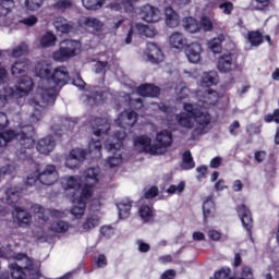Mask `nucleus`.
Here are the masks:
<instances>
[{
	"label": "nucleus",
	"instance_id": "nucleus-1",
	"mask_svg": "<svg viewBox=\"0 0 279 279\" xmlns=\"http://www.w3.org/2000/svg\"><path fill=\"white\" fill-rule=\"evenodd\" d=\"M8 126L9 119L7 113L0 112V148H5L9 143L17 140L21 145V149L15 151L17 159L22 161L33 160L32 153H28V150H32L35 145L33 135L25 131L17 133L13 129L5 130Z\"/></svg>",
	"mask_w": 279,
	"mask_h": 279
},
{
	"label": "nucleus",
	"instance_id": "nucleus-2",
	"mask_svg": "<svg viewBox=\"0 0 279 279\" xmlns=\"http://www.w3.org/2000/svg\"><path fill=\"white\" fill-rule=\"evenodd\" d=\"M43 76L48 81V83L53 82L56 85L53 87L41 88L39 92L41 102L49 106L57 101L60 89L69 84L70 73L66 66L61 65L54 69L53 73L50 69L43 70Z\"/></svg>",
	"mask_w": 279,
	"mask_h": 279
},
{
	"label": "nucleus",
	"instance_id": "nucleus-3",
	"mask_svg": "<svg viewBox=\"0 0 279 279\" xmlns=\"http://www.w3.org/2000/svg\"><path fill=\"white\" fill-rule=\"evenodd\" d=\"M183 110L185 112L178 113L175 116L179 126L192 130L194 128L192 119H194L197 125L203 130L210 125L211 114L208 112L207 108L201 106L199 104L184 102Z\"/></svg>",
	"mask_w": 279,
	"mask_h": 279
},
{
	"label": "nucleus",
	"instance_id": "nucleus-4",
	"mask_svg": "<svg viewBox=\"0 0 279 279\" xmlns=\"http://www.w3.org/2000/svg\"><path fill=\"white\" fill-rule=\"evenodd\" d=\"M58 179L59 177L56 166H37L35 172L29 173L27 177L26 184L27 186H34V184L39 181L43 185L52 186L58 182Z\"/></svg>",
	"mask_w": 279,
	"mask_h": 279
},
{
	"label": "nucleus",
	"instance_id": "nucleus-5",
	"mask_svg": "<svg viewBox=\"0 0 279 279\" xmlns=\"http://www.w3.org/2000/svg\"><path fill=\"white\" fill-rule=\"evenodd\" d=\"M27 66V60H16L14 64L11 65V75L15 77L21 76L20 81H17L16 90L22 96L28 95V93L32 92L34 87L32 77L25 75Z\"/></svg>",
	"mask_w": 279,
	"mask_h": 279
},
{
	"label": "nucleus",
	"instance_id": "nucleus-6",
	"mask_svg": "<svg viewBox=\"0 0 279 279\" xmlns=\"http://www.w3.org/2000/svg\"><path fill=\"white\" fill-rule=\"evenodd\" d=\"M82 50V44L75 39H63L60 43L59 50L52 53L56 62L64 63L72 58H75Z\"/></svg>",
	"mask_w": 279,
	"mask_h": 279
},
{
	"label": "nucleus",
	"instance_id": "nucleus-7",
	"mask_svg": "<svg viewBox=\"0 0 279 279\" xmlns=\"http://www.w3.org/2000/svg\"><path fill=\"white\" fill-rule=\"evenodd\" d=\"M156 143L149 148V154L161 155L166 153V149L172 146L173 134L169 130L165 129L159 131L156 135Z\"/></svg>",
	"mask_w": 279,
	"mask_h": 279
},
{
	"label": "nucleus",
	"instance_id": "nucleus-8",
	"mask_svg": "<svg viewBox=\"0 0 279 279\" xmlns=\"http://www.w3.org/2000/svg\"><path fill=\"white\" fill-rule=\"evenodd\" d=\"M88 150L86 149L75 148L73 150H70L65 161V166L71 170L78 169L80 166H82V163L86 160Z\"/></svg>",
	"mask_w": 279,
	"mask_h": 279
},
{
	"label": "nucleus",
	"instance_id": "nucleus-9",
	"mask_svg": "<svg viewBox=\"0 0 279 279\" xmlns=\"http://www.w3.org/2000/svg\"><path fill=\"white\" fill-rule=\"evenodd\" d=\"M95 186L96 184L85 183L81 193L80 190H76L75 192L68 193V197L70 201L86 203L93 197V194H95Z\"/></svg>",
	"mask_w": 279,
	"mask_h": 279
},
{
	"label": "nucleus",
	"instance_id": "nucleus-10",
	"mask_svg": "<svg viewBox=\"0 0 279 279\" xmlns=\"http://www.w3.org/2000/svg\"><path fill=\"white\" fill-rule=\"evenodd\" d=\"M238 69V61L233 53L221 54L217 60V70L220 73H231Z\"/></svg>",
	"mask_w": 279,
	"mask_h": 279
},
{
	"label": "nucleus",
	"instance_id": "nucleus-11",
	"mask_svg": "<svg viewBox=\"0 0 279 279\" xmlns=\"http://www.w3.org/2000/svg\"><path fill=\"white\" fill-rule=\"evenodd\" d=\"M140 16L146 23H157L161 20V12L157 7L145 4L140 8Z\"/></svg>",
	"mask_w": 279,
	"mask_h": 279
},
{
	"label": "nucleus",
	"instance_id": "nucleus-12",
	"mask_svg": "<svg viewBox=\"0 0 279 279\" xmlns=\"http://www.w3.org/2000/svg\"><path fill=\"white\" fill-rule=\"evenodd\" d=\"M236 211L241 219L242 227H244L248 236L252 238L253 218L250 208H247L245 204H240L238 205Z\"/></svg>",
	"mask_w": 279,
	"mask_h": 279
},
{
	"label": "nucleus",
	"instance_id": "nucleus-13",
	"mask_svg": "<svg viewBox=\"0 0 279 279\" xmlns=\"http://www.w3.org/2000/svg\"><path fill=\"white\" fill-rule=\"evenodd\" d=\"M89 123L94 130V135L97 137L108 135L111 130V124L107 118H93Z\"/></svg>",
	"mask_w": 279,
	"mask_h": 279
},
{
	"label": "nucleus",
	"instance_id": "nucleus-14",
	"mask_svg": "<svg viewBox=\"0 0 279 279\" xmlns=\"http://www.w3.org/2000/svg\"><path fill=\"white\" fill-rule=\"evenodd\" d=\"M137 95L146 98H159L161 88L153 83H144L136 88Z\"/></svg>",
	"mask_w": 279,
	"mask_h": 279
},
{
	"label": "nucleus",
	"instance_id": "nucleus-15",
	"mask_svg": "<svg viewBox=\"0 0 279 279\" xmlns=\"http://www.w3.org/2000/svg\"><path fill=\"white\" fill-rule=\"evenodd\" d=\"M204 50L202 49V45L198 43L189 44L187 47L184 48L185 57H187L190 63L198 64L201 61V53Z\"/></svg>",
	"mask_w": 279,
	"mask_h": 279
},
{
	"label": "nucleus",
	"instance_id": "nucleus-16",
	"mask_svg": "<svg viewBox=\"0 0 279 279\" xmlns=\"http://www.w3.org/2000/svg\"><path fill=\"white\" fill-rule=\"evenodd\" d=\"M138 0H123L122 2H111L110 9L117 12H124L126 14H135L136 13V3Z\"/></svg>",
	"mask_w": 279,
	"mask_h": 279
},
{
	"label": "nucleus",
	"instance_id": "nucleus-17",
	"mask_svg": "<svg viewBox=\"0 0 279 279\" xmlns=\"http://www.w3.org/2000/svg\"><path fill=\"white\" fill-rule=\"evenodd\" d=\"M203 218L204 223H207L209 218H215V213L217 211V207L214 202V196L209 195L203 201Z\"/></svg>",
	"mask_w": 279,
	"mask_h": 279
},
{
	"label": "nucleus",
	"instance_id": "nucleus-18",
	"mask_svg": "<svg viewBox=\"0 0 279 279\" xmlns=\"http://www.w3.org/2000/svg\"><path fill=\"white\" fill-rule=\"evenodd\" d=\"M56 146V142L51 135H47L46 137L39 140L36 145L37 151L49 155L53 151Z\"/></svg>",
	"mask_w": 279,
	"mask_h": 279
},
{
	"label": "nucleus",
	"instance_id": "nucleus-19",
	"mask_svg": "<svg viewBox=\"0 0 279 279\" xmlns=\"http://www.w3.org/2000/svg\"><path fill=\"white\" fill-rule=\"evenodd\" d=\"M22 194V187H8V190H5V202L10 206H14L21 202Z\"/></svg>",
	"mask_w": 279,
	"mask_h": 279
},
{
	"label": "nucleus",
	"instance_id": "nucleus-20",
	"mask_svg": "<svg viewBox=\"0 0 279 279\" xmlns=\"http://www.w3.org/2000/svg\"><path fill=\"white\" fill-rule=\"evenodd\" d=\"M10 269H11V278L26 279L27 275H26L25 270L33 271L34 265H33V263H29L26 267L22 268L19 266V264L13 263V264H11Z\"/></svg>",
	"mask_w": 279,
	"mask_h": 279
},
{
	"label": "nucleus",
	"instance_id": "nucleus-21",
	"mask_svg": "<svg viewBox=\"0 0 279 279\" xmlns=\"http://www.w3.org/2000/svg\"><path fill=\"white\" fill-rule=\"evenodd\" d=\"M171 48L184 49L189 46L187 39L182 33H172L169 37Z\"/></svg>",
	"mask_w": 279,
	"mask_h": 279
},
{
	"label": "nucleus",
	"instance_id": "nucleus-22",
	"mask_svg": "<svg viewBox=\"0 0 279 279\" xmlns=\"http://www.w3.org/2000/svg\"><path fill=\"white\" fill-rule=\"evenodd\" d=\"M165 23L166 26L170 28L179 27L180 25V16L178 12H174V10L171 7H168L165 9Z\"/></svg>",
	"mask_w": 279,
	"mask_h": 279
},
{
	"label": "nucleus",
	"instance_id": "nucleus-23",
	"mask_svg": "<svg viewBox=\"0 0 279 279\" xmlns=\"http://www.w3.org/2000/svg\"><path fill=\"white\" fill-rule=\"evenodd\" d=\"M219 76L217 71L204 72L201 81V85L203 87H211L214 85H218Z\"/></svg>",
	"mask_w": 279,
	"mask_h": 279
},
{
	"label": "nucleus",
	"instance_id": "nucleus-24",
	"mask_svg": "<svg viewBox=\"0 0 279 279\" xmlns=\"http://www.w3.org/2000/svg\"><path fill=\"white\" fill-rule=\"evenodd\" d=\"M113 136H114V138H117L119 141V143H117V144L110 143V144L106 145V149L110 153L119 151L123 146L122 141L128 137V135L125 134V132L123 130L114 132Z\"/></svg>",
	"mask_w": 279,
	"mask_h": 279
},
{
	"label": "nucleus",
	"instance_id": "nucleus-25",
	"mask_svg": "<svg viewBox=\"0 0 279 279\" xmlns=\"http://www.w3.org/2000/svg\"><path fill=\"white\" fill-rule=\"evenodd\" d=\"M183 27L185 32H189L191 34L201 32L199 22L195 17H184Z\"/></svg>",
	"mask_w": 279,
	"mask_h": 279
},
{
	"label": "nucleus",
	"instance_id": "nucleus-26",
	"mask_svg": "<svg viewBox=\"0 0 279 279\" xmlns=\"http://www.w3.org/2000/svg\"><path fill=\"white\" fill-rule=\"evenodd\" d=\"M151 142L153 140H150L148 135H140L135 137L133 145L136 148L142 147L143 151L145 153H149L150 147H153V145H150Z\"/></svg>",
	"mask_w": 279,
	"mask_h": 279
},
{
	"label": "nucleus",
	"instance_id": "nucleus-27",
	"mask_svg": "<svg viewBox=\"0 0 279 279\" xmlns=\"http://www.w3.org/2000/svg\"><path fill=\"white\" fill-rule=\"evenodd\" d=\"M226 41L225 34H219L216 38L208 41V48L214 53H221L222 47L221 45Z\"/></svg>",
	"mask_w": 279,
	"mask_h": 279
},
{
	"label": "nucleus",
	"instance_id": "nucleus-28",
	"mask_svg": "<svg viewBox=\"0 0 279 279\" xmlns=\"http://www.w3.org/2000/svg\"><path fill=\"white\" fill-rule=\"evenodd\" d=\"M15 218L21 226H28L32 222V215L22 207H15Z\"/></svg>",
	"mask_w": 279,
	"mask_h": 279
},
{
	"label": "nucleus",
	"instance_id": "nucleus-29",
	"mask_svg": "<svg viewBox=\"0 0 279 279\" xmlns=\"http://www.w3.org/2000/svg\"><path fill=\"white\" fill-rule=\"evenodd\" d=\"M247 41L252 47H259L264 43V35L260 31H251L247 33Z\"/></svg>",
	"mask_w": 279,
	"mask_h": 279
},
{
	"label": "nucleus",
	"instance_id": "nucleus-30",
	"mask_svg": "<svg viewBox=\"0 0 279 279\" xmlns=\"http://www.w3.org/2000/svg\"><path fill=\"white\" fill-rule=\"evenodd\" d=\"M70 202L76 204L72 207V209H70V214H72L75 219L82 218L85 214L86 203L74 199H70Z\"/></svg>",
	"mask_w": 279,
	"mask_h": 279
},
{
	"label": "nucleus",
	"instance_id": "nucleus-31",
	"mask_svg": "<svg viewBox=\"0 0 279 279\" xmlns=\"http://www.w3.org/2000/svg\"><path fill=\"white\" fill-rule=\"evenodd\" d=\"M138 216L145 223L154 221V209L148 205H142L138 209Z\"/></svg>",
	"mask_w": 279,
	"mask_h": 279
},
{
	"label": "nucleus",
	"instance_id": "nucleus-32",
	"mask_svg": "<svg viewBox=\"0 0 279 279\" xmlns=\"http://www.w3.org/2000/svg\"><path fill=\"white\" fill-rule=\"evenodd\" d=\"M148 50V58L151 62L159 61L160 57L162 56V50L156 44L149 43L147 45Z\"/></svg>",
	"mask_w": 279,
	"mask_h": 279
},
{
	"label": "nucleus",
	"instance_id": "nucleus-33",
	"mask_svg": "<svg viewBox=\"0 0 279 279\" xmlns=\"http://www.w3.org/2000/svg\"><path fill=\"white\" fill-rule=\"evenodd\" d=\"M57 36L51 33L48 32L46 34H44L40 38V46L41 48L46 49V48H52L54 47L56 43H57Z\"/></svg>",
	"mask_w": 279,
	"mask_h": 279
},
{
	"label": "nucleus",
	"instance_id": "nucleus-34",
	"mask_svg": "<svg viewBox=\"0 0 279 279\" xmlns=\"http://www.w3.org/2000/svg\"><path fill=\"white\" fill-rule=\"evenodd\" d=\"M53 26L57 32H61L62 34H69L72 29L71 25L64 17H56Z\"/></svg>",
	"mask_w": 279,
	"mask_h": 279
},
{
	"label": "nucleus",
	"instance_id": "nucleus-35",
	"mask_svg": "<svg viewBox=\"0 0 279 279\" xmlns=\"http://www.w3.org/2000/svg\"><path fill=\"white\" fill-rule=\"evenodd\" d=\"M70 229V225L63 220H57L53 221L52 225H50V231L57 234H63L68 232Z\"/></svg>",
	"mask_w": 279,
	"mask_h": 279
},
{
	"label": "nucleus",
	"instance_id": "nucleus-36",
	"mask_svg": "<svg viewBox=\"0 0 279 279\" xmlns=\"http://www.w3.org/2000/svg\"><path fill=\"white\" fill-rule=\"evenodd\" d=\"M85 177H86L87 184L97 185L99 182V169L88 168L85 171Z\"/></svg>",
	"mask_w": 279,
	"mask_h": 279
},
{
	"label": "nucleus",
	"instance_id": "nucleus-37",
	"mask_svg": "<svg viewBox=\"0 0 279 279\" xmlns=\"http://www.w3.org/2000/svg\"><path fill=\"white\" fill-rule=\"evenodd\" d=\"M132 208V202L122 201L118 204L119 217L122 219L129 218Z\"/></svg>",
	"mask_w": 279,
	"mask_h": 279
},
{
	"label": "nucleus",
	"instance_id": "nucleus-38",
	"mask_svg": "<svg viewBox=\"0 0 279 279\" xmlns=\"http://www.w3.org/2000/svg\"><path fill=\"white\" fill-rule=\"evenodd\" d=\"M82 189V183L75 177H69L66 180V195L71 194V192L80 191Z\"/></svg>",
	"mask_w": 279,
	"mask_h": 279
},
{
	"label": "nucleus",
	"instance_id": "nucleus-39",
	"mask_svg": "<svg viewBox=\"0 0 279 279\" xmlns=\"http://www.w3.org/2000/svg\"><path fill=\"white\" fill-rule=\"evenodd\" d=\"M183 170H193L195 168V162L191 150H185L182 156Z\"/></svg>",
	"mask_w": 279,
	"mask_h": 279
},
{
	"label": "nucleus",
	"instance_id": "nucleus-40",
	"mask_svg": "<svg viewBox=\"0 0 279 279\" xmlns=\"http://www.w3.org/2000/svg\"><path fill=\"white\" fill-rule=\"evenodd\" d=\"M106 0H82V5L85 7L86 10H99L102 8Z\"/></svg>",
	"mask_w": 279,
	"mask_h": 279
},
{
	"label": "nucleus",
	"instance_id": "nucleus-41",
	"mask_svg": "<svg viewBox=\"0 0 279 279\" xmlns=\"http://www.w3.org/2000/svg\"><path fill=\"white\" fill-rule=\"evenodd\" d=\"M99 226V219L97 216H92L86 219L85 222L82 225V229L85 230V232H89L92 229H95Z\"/></svg>",
	"mask_w": 279,
	"mask_h": 279
},
{
	"label": "nucleus",
	"instance_id": "nucleus-42",
	"mask_svg": "<svg viewBox=\"0 0 279 279\" xmlns=\"http://www.w3.org/2000/svg\"><path fill=\"white\" fill-rule=\"evenodd\" d=\"M13 8V0H0V16H7Z\"/></svg>",
	"mask_w": 279,
	"mask_h": 279
},
{
	"label": "nucleus",
	"instance_id": "nucleus-43",
	"mask_svg": "<svg viewBox=\"0 0 279 279\" xmlns=\"http://www.w3.org/2000/svg\"><path fill=\"white\" fill-rule=\"evenodd\" d=\"M85 26L94 28L95 32H101L104 23L96 17H86Z\"/></svg>",
	"mask_w": 279,
	"mask_h": 279
},
{
	"label": "nucleus",
	"instance_id": "nucleus-44",
	"mask_svg": "<svg viewBox=\"0 0 279 279\" xmlns=\"http://www.w3.org/2000/svg\"><path fill=\"white\" fill-rule=\"evenodd\" d=\"M101 150H102V144L101 141L97 140H92L88 144V153L89 154H95V156H101Z\"/></svg>",
	"mask_w": 279,
	"mask_h": 279
},
{
	"label": "nucleus",
	"instance_id": "nucleus-45",
	"mask_svg": "<svg viewBox=\"0 0 279 279\" xmlns=\"http://www.w3.org/2000/svg\"><path fill=\"white\" fill-rule=\"evenodd\" d=\"M113 155H114V156H110V157H108V159H107V165H108V167H110L111 169H113V168L118 167L119 165H121V163H122V160H123L121 154L117 155V153L114 151Z\"/></svg>",
	"mask_w": 279,
	"mask_h": 279
},
{
	"label": "nucleus",
	"instance_id": "nucleus-46",
	"mask_svg": "<svg viewBox=\"0 0 279 279\" xmlns=\"http://www.w3.org/2000/svg\"><path fill=\"white\" fill-rule=\"evenodd\" d=\"M198 25H201V29H203V32H213L214 29L213 22L208 16H203L201 22H198Z\"/></svg>",
	"mask_w": 279,
	"mask_h": 279
},
{
	"label": "nucleus",
	"instance_id": "nucleus-47",
	"mask_svg": "<svg viewBox=\"0 0 279 279\" xmlns=\"http://www.w3.org/2000/svg\"><path fill=\"white\" fill-rule=\"evenodd\" d=\"M231 268L222 267L214 274L215 279H229L231 276Z\"/></svg>",
	"mask_w": 279,
	"mask_h": 279
},
{
	"label": "nucleus",
	"instance_id": "nucleus-48",
	"mask_svg": "<svg viewBox=\"0 0 279 279\" xmlns=\"http://www.w3.org/2000/svg\"><path fill=\"white\" fill-rule=\"evenodd\" d=\"M28 53V46L25 43L17 45V47L13 50L12 54L14 58H21Z\"/></svg>",
	"mask_w": 279,
	"mask_h": 279
},
{
	"label": "nucleus",
	"instance_id": "nucleus-49",
	"mask_svg": "<svg viewBox=\"0 0 279 279\" xmlns=\"http://www.w3.org/2000/svg\"><path fill=\"white\" fill-rule=\"evenodd\" d=\"M227 279H234L229 277ZM238 279H254L252 268L250 266H242L240 277Z\"/></svg>",
	"mask_w": 279,
	"mask_h": 279
},
{
	"label": "nucleus",
	"instance_id": "nucleus-50",
	"mask_svg": "<svg viewBox=\"0 0 279 279\" xmlns=\"http://www.w3.org/2000/svg\"><path fill=\"white\" fill-rule=\"evenodd\" d=\"M135 28L137 31V33L142 36L145 37H154V32H151L150 34H148L149 31V26L145 25L143 23H136Z\"/></svg>",
	"mask_w": 279,
	"mask_h": 279
},
{
	"label": "nucleus",
	"instance_id": "nucleus-51",
	"mask_svg": "<svg viewBox=\"0 0 279 279\" xmlns=\"http://www.w3.org/2000/svg\"><path fill=\"white\" fill-rule=\"evenodd\" d=\"M72 7L71 0H60L52 5L53 10L65 11Z\"/></svg>",
	"mask_w": 279,
	"mask_h": 279
},
{
	"label": "nucleus",
	"instance_id": "nucleus-52",
	"mask_svg": "<svg viewBox=\"0 0 279 279\" xmlns=\"http://www.w3.org/2000/svg\"><path fill=\"white\" fill-rule=\"evenodd\" d=\"M184 191H185V182H181L178 185H174V184L170 185L169 189L166 192H168L169 194L173 195L175 193L180 194V193H182Z\"/></svg>",
	"mask_w": 279,
	"mask_h": 279
},
{
	"label": "nucleus",
	"instance_id": "nucleus-53",
	"mask_svg": "<svg viewBox=\"0 0 279 279\" xmlns=\"http://www.w3.org/2000/svg\"><path fill=\"white\" fill-rule=\"evenodd\" d=\"M34 211L35 214L38 215V218L41 219L44 222H47L50 219L48 215H46L48 213V209H45L39 205L35 206Z\"/></svg>",
	"mask_w": 279,
	"mask_h": 279
},
{
	"label": "nucleus",
	"instance_id": "nucleus-54",
	"mask_svg": "<svg viewBox=\"0 0 279 279\" xmlns=\"http://www.w3.org/2000/svg\"><path fill=\"white\" fill-rule=\"evenodd\" d=\"M255 3H257V7H255V10L258 11H267L271 7V0H253Z\"/></svg>",
	"mask_w": 279,
	"mask_h": 279
},
{
	"label": "nucleus",
	"instance_id": "nucleus-55",
	"mask_svg": "<svg viewBox=\"0 0 279 279\" xmlns=\"http://www.w3.org/2000/svg\"><path fill=\"white\" fill-rule=\"evenodd\" d=\"M43 4L44 0H26V8L31 11L39 10Z\"/></svg>",
	"mask_w": 279,
	"mask_h": 279
},
{
	"label": "nucleus",
	"instance_id": "nucleus-56",
	"mask_svg": "<svg viewBox=\"0 0 279 279\" xmlns=\"http://www.w3.org/2000/svg\"><path fill=\"white\" fill-rule=\"evenodd\" d=\"M219 9L222 10V13L225 15H231L234 9V5L232 2H222L219 4Z\"/></svg>",
	"mask_w": 279,
	"mask_h": 279
},
{
	"label": "nucleus",
	"instance_id": "nucleus-57",
	"mask_svg": "<svg viewBox=\"0 0 279 279\" xmlns=\"http://www.w3.org/2000/svg\"><path fill=\"white\" fill-rule=\"evenodd\" d=\"M100 234L106 239H110L112 235H114V228H112L110 225L102 226L100 228Z\"/></svg>",
	"mask_w": 279,
	"mask_h": 279
},
{
	"label": "nucleus",
	"instance_id": "nucleus-58",
	"mask_svg": "<svg viewBox=\"0 0 279 279\" xmlns=\"http://www.w3.org/2000/svg\"><path fill=\"white\" fill-rule=\"evenodd\" d=\"M196 172H197L196 180L202 181V180L206 179L208 168H207V166H198L196 168Z\"/></svg>",
	"mask_w": 279,
	"mask_h": 279
},
{
	"label": "nucleus",
	"instance_id": "nucleus-59",
	"mask_svg": "<svg viewBox=\"0 0 279 279\" xmlns=\"http://www.w3.org/2000/svg\"><path fill=\"white\" fill-rule=\"evenodd\" d=\"M157 195H159V189L156 186L149 187V190L144 193L145 199H153Z\"/></svg>",
	"mask_w": 279,
	"mask_h": 279
},
{
	"label": "nucleus",
	"instance_id": "nucleus-60",
	"mask_svg": "<svg viewBox=\"0 0 279 279\" xmlns=\"http://www.w3.org/2000/svg\"><path fill=\"white\" fill-rule=\"evenodd\" d=\"M95 265L98 268H105L108 266V259L106 258L105 254H99L97 259H95Z\"/></svg>",
	"mask_w": 279,
	"mask_h": 279
},
{
	"label": "nucleus",
	"instance_id": "nucleus-61",
	"mask_svg": "<svg viewBox=\"0 0 279 279\" xmlns=\"http://www.w3.org/2000/svg\"><path fill=\"white\" fill-rule=\"evenodd\" d=\"M27 27H33L35 24L38 23V17L31 15L29 17H25L21 21Z\"/></svg>",
	"mask_w": 279,
	"mask_h": 279
},
{
	"label": "nucleus",
	"instance_id": "nucleus-62",
	"mask_svg": "<svg viewBox=\"0 0 279 279\" xmlns=\"http://www.w3.org/2000/svg\"><path fill=\"white\" fill-rule=\"evenodd\" d=\"M126 120H129L130 122L126 123V125L129 126H134V124L137 122V113L135 111H130L126 112Z\"/></svg>",
	"mask_w": 279,
	"mask_h": 279
},
{
	"label": "nucleus",
	"instance_id": "nucleus-63",
	"mask_svg": "<svg viewBox=\"0 0 279 279\" xmlns=\"http://www.w3.org/2000/svg\"><path fill=\"white\" fill-rule=\"evenodd\" d=\"M92 98L95 105H102L104 104V92H93Z\"/></svg>",
	"mask_w": 279,
	"mask_h": 279
},
{
	"label": "nucleus",
	"instance_id": "nucleus-64",
	"mask_svg": "<svg viewBox=\"0 0 279 279\" xmlns=\"http://www.w3.org/2000/svg\"><path fill=\"white\" fill-rule=\"evenodd\" d=\"M175 278V270L168 269L161 275V279H174Z\"/></svg>",
	"mask_w": 279,
	"mask_h": 279
}]
</instances>
